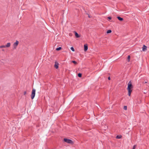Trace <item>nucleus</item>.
Returning a JSON list of instances; mask_svg holds the SVG:
<instances>
[{"label": "nucleus", "mask_w": 149, "mask_h": 149, "mask_svg": "<svg viewBox=\"0 0 149 149\" xmlns=\"http://www.w3.org/2000/svg\"><path fill=\"white\" fill-rule=\"evenodd\" d=\"M128 87L127 88V90L128 91V95L129 96H130L131 93L132 92V90L133 88V86L132 85V83L131 81H130L127 84Z\"/></svg>", "instance_id": "1"}, {"label": "nucleus", "mask_w": 149, "mask_h": 149, "mask_svg": "<svg viewBox=\"0 0 149 149\" xmlns=\"http://www.w3.org/2000/svg\"><path fill=\"white\" fill-rule=\"evenodd\" d=\"M36 94V90L35 89L33 88L32 91L31 95V98L33 99L35 95Z\"/></svg>", "instance_id": "2"}, {"label": "nucleus", "mask_w": 149, "mask_h": 149, "mask_svg": "<svg viewBox=\"0 0 149 149\" xmlns=\"http://www.w3.org/2000/svg\"><path fill=\"white\" fill-rule=\"evenodd\" d=\"M64 141L67 143L72 144L73 143V142L72 140L70 139H67L64 138Z\"/></svg>", "instance_id": "3"}, {"label": "nucleus", "mask_w": 149, "mask_h": 149, "mask_svg": "<svg viewBox=\"0 0 149 149\" xmlns=\"http://www.w3.org/2000/svg\"><path fill=\"white\" fill-rule=\"evenodd\" d=\"M19 43V41L17 40H16V42L14 43L13 44V49H15L16 48Z\"/></svg>", "instance_id": "4"}, {"label": "nucleus", "mask_w": 149, "mask_h": 149, "mask_svg": "<svg viewBox=\"0 0 149 149\" xmlns=\"http://www.w3.org/2000/svg\"><path fill=\"white\" fill-rule=\"evenodd\" d=\"M73 33L75 35L76 37H79L81 36L79 34L76 32L75 31H73Z\"/></svg>", "instance_id": "5"}, {"label": "nucleus", "mask_w": 149, "mask_h": 149, "mask_svg": "<svg viewBox=\"0 0 149 149\" xmlns=\"http://www.w3.org/2000/svg\"><path fill=\"white\" fill-rule=\"evenodd\" d=\"M58 63L56 61L55 62V65H54V67L56 69H57L58 67Z\"/></svg>", "instance_id": "6"}, {"label": "nucleus", "mask_w": 149, "mask_h": 149, "mask_svg": "<svg viewBox=\"0 0 149 149\" xmlns=\"http://www.w3.org/2000/svg\"><path fill=\"white\" fill-rule=\"evenodd\" d=\"M84 50L85 51H86L88 49V45L87 44H86L84 45Z\"/></svg>", "instance_id": "7"}, {"label": "nucleus", "mask_w": 149, "mask_h": 149, "mask_svg": "<svg viewBox=\"0 0 149 149\" xmlns=\"http://www.w3.org/2000/svg\"><path fill=\"white\" fill-rule=\"evenodd\" d=\"M147 47L146 46H145V45H144L142 47V50L143 51H145L146 50H147Z\"/></svg>", "instance_id": "8"}, {"label": "nucleus", "mask_w": 149, "mask_h": 149, "mask_svg": "<svg viewBox=\"0 0 149 149\" xmlns=\"http://www.w3.org/2000/svg\"><path fill=\"white\" fill-rule=\"evenodd\" d=\"M117 18L120 21H122L123 20V18H121L120 17H118Z\"/></svg>", "instance_id": "9"}, {"label": "nucleus", "mask_w": 149, "mask_h": 149, "mask_svg": "<svg viewBox=\"0 0 149 149\" xmlns=\"http://www.w3.org/2000/svg\"><path fill=\"white\" fill-rule=\"evenodd\" d=\"M10 43H7V45H6V47H10Z\"/></svg>", "instance_id": "10"}, {"label": "nucleus", "mask_w": 149, "mask_h": 149, "mask_svg": "<svg viewBox=\"0 0 149 149\" xmlns=\"http://www.w3.org/2000/svg\"><path fill=\"white\" fill-rule=\"evenodd\" d=\"M130 55H128V56L127 58V60L128 62H129L130 61Z\"/></svg>", "instance_id": "11"}, {"label": "nucleus", "mask_w": 149, "mask_h": 149, "mask_svg": "<svg viewBox=\"0 0 149 149\" xmlns=\"http://www.w3.org/2000/svg\"><path fill=\"white\" fill-rule=\"evenodd\" d=\"M121 137L122 136H121L117 135L116 137V138L119 139L121 138Z\"/></svg>", "instance_id": "12"}, {"label": "nucleus", "mask_w": 149, "mask_h": 149, "mask_svg": "<svg viewBox=\"0 0 149 149\" xmlns=\"http://www.w3.org/2000/svg\"><path fill=\"white\" fill-rule=\"evenodd\" d=\"M61 47H59L58 48H57L56 49V50L57 51H58V50H61Z\"/></svg>", "instance_id": "13"}, {"label": "nucleus", "mask_w": 149, "mask_h": 149, "mask_svg": "<svg viewBox=\"0 0 149 149\" xmlns=\"http://www.w3.org/2000/svg\"><path fill=\"white\" fill-rule=\"evenodd\" d=\"M111 32V30H108L107 32V33H110Z\"/></svg>", "instance_id": "14"}, {"label": "nucleus", "mask_w": 149, "mask_h": 149, "mask_svg": "<svg viewBox=\"0 0 149 149\" xmlns=\"http://www.w3.org/2000/svg\"><path fill=\"white\" fill-rule=\"evenodd\" d=\"M78 75L79 77H81L82 74L80 73H79L78 74Z\"/></svg>", "instance_id": "15"}, {"label": "nucleus", "mask_w": 149, "mask_h": 149, "mask_svg": "<svg viewBox=\"0 0 149 149\" xmlns=\"http://www.w3.org/2000/svg\"><path fill=\"white\" fill-rule=\"evenodd\" d=\"M127 106H124L123 107V109L125 110H127Z\"/></svg>", "instance_id": "16"}, {"label": "nucleus", "mask_w": 149, "mask_h": 149, "mask_svg": "<svg viewBox=\"0 0 149 149\" xmlns=\"http://www.w3.org/2000/svg\"><path fill=\"white\" fill-rule=\"evenodd\" d=\"M6 47V46H5V45H2V46H0V48H5Z\"/></svg>", "instance_id": "17"}, {"label": "nucleus", "mask_w": 149, "mask_h": 149, "mask_svg": "<svg viewBox=\"0 0 149 149\" xmlns=\"http://www.w3.org/2000/svg\"><path fill=\"white\" fill-rule=\"evenodd\" d=\"M72 62L75 64H77V63L75 61H72Z\"/></svg>", "instance_id": "18"}, {"label": "nucleus", "mask_w": 149, "mask_h": 149, "mask_svg": "<svg viewBox=\"0 0 149 149\" xmlns=\"http://www.w3.org/2000/svg\"><path fill=\"white\" fill-rule=\"evenodd\" d=\"M71 50L73 52H74V49L73 47H72L70 48Z\"/></svg>", "instance_id": "19"}, {"label": "nucleus", "mask_w": 149, "mask_h": 149, "mask_svg": "<svg viewBox=\"0 0 149 149\" xmlns=\"http://www.w3.org/2000/svg\"><path fill=\"white\" fill-rule=\"evenodd\" d=\"M69 36L70 37L72 36V33H70L69 34Z\"/></svg>", "instance_id": "20"}, {"label": "nucleus", "mask_w": 149, "mask_h": 149, "mask_svg": "<svg viewBox=\"0 0 149 149\" xmlns=\"http://www.w3.org/2000/svg\"><path fill=\"white\" fill-rule=\"evenodd\" d=\"M136 145H134L132 149H135L136 148Z\"/></svg>", "instance_id": "21"}, {"label": "nucleus", "mask_w": 149, "mask_h": 149, "mask_svg": "<svg viewBox=\"0 0 149 149\" xmlns=\"http://www.w3.org/2000/svg\"><path fill=\"white\" fill-rule=\"evenodd\" d=\"M108 18L109 19H111V18L110 17H108Z\"/></svg>", "instance_id": "22"}, {"label": "nucleus", "mask_w": 149, "mask_h": 149, "mask_svg": "<svg viewBox=\"0 0 149 149\" xmlns=\"http://www.w3.org/2000/svg\"><path fill=\"white\" fill-rule=\"evenodd\" d=\"M26 91H24V95H25L26 94Z\"/></svg>", "instance_id": "23"}, {"label": "nucleus", "mask_w": 149, "mask_h": 149, "mask_svg": "<svg viewBox=\"0 0 149 149\" xmlns=\"http://www.w3.org/2000/svg\"><path fill=\"white\" fill-rule=\"evenodd\" d=\"M108 79L109 80H110V77H109L108 78Z\"/></svg>", "instance_id": "24"}, {"label": "nucleus", "mask_w": 149, "mask_h": 149, "mask_svg": "<svg viewBox=\"0 0 149 149\" xmlns=\"http://www.w3.org/2000/svg\"><path fill=\"white\" fill-rule=\"evenodd\" d=\"M147 81H145V83H146H146H147Z\"/></svg>", "instance_id": "25"}, {"label": "nucleus", "mask_w": 149, "mask_h": 149, "mask_svg": "<svg viewBox=\"0 0 149 149\" xmlns=\"http://www.w3.org/2000/svg\"><path fill=\"white\" fill-rule=\"evenodd\" d=\"M146 93V91H145V92H144V93Z\"/></svg>", "instance_id": "26"}]
</instances>
